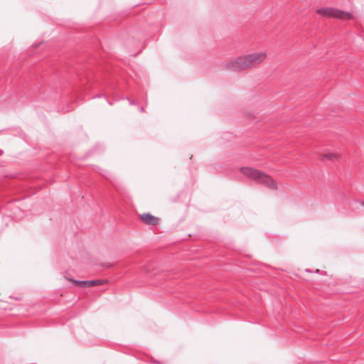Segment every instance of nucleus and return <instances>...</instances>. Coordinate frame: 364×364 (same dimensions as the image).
<instances>
[{
  "label": "nucleus",
  "instance_id": "f257e3e1",
  "mask_svg": "<svg viewBox=\"0 0 364 364\" xmlns=\"http://www.w3.org/2000/svg\"><path fill=\"white\" fill-rule=\"evenodd\" d=\"M265 57L264 53H254L242 55L225 63L224 68L234 72L242 71L261 63Z\"/></svg>",
  "mask_w": 364,
  "mask_h": 364
},
{
  "label": "nucleus",
  "instance_id": "f03ea898",
  "mask_svg": "<svg viewBox=\"0 0 364 364\" xmlns=\"http://www.w3.org/2000/svg\"><path fill=\"white\" fill-rule=\"evenodd\" d=\"M240 172L243 175L264 184L270 189L277 188L276 183L273 179L262 171L250 167H242L240 168Z\"/></svg>",
  "mask_w": 364,
  "mask_h": 364
},
{
  "label": "nucleus",
  "instance_id": "7ed1b4c3",
  "mask_svg": "<svg viewBox=\"0 0 364 364\" xmlns=\"http://www.w3.org/2000/svg\"><path fill=\"white\" fill-rule=\"evenodd\" d=\"M316 13L324 16L334 17L341 19H350L352 14L343 10L333 9L331 7H323L317 9Z\"/></svg>",
  "mask_w": 364,
  "mask_h": 364
},
{
  "label": "nucleus",
  "instance_id": "20e7f679",
  "mask_svg": "<svg viewBox=\"0 0 364 364\" xmlns=\"http://www.w3.org/2000/svg\"><path fill=\"white\" fill-rule=\"evenodd\" d=\"M141 220L146 225H156L159 222V219L151 213H144L141 215Z\"/></svg>",
  "mask_w": 364,
  "mask_h": 364
},
{
  "label": "nucleus",
  "instance_id": "39448f33",
  "mask_svg": "<svg viewBox=\"0 0 364 364\" xmlns=\"http://www.w3.org/2000/svg\"><path fill=\"white\" fill-rule=\"evenodd\" d=\"M107 282L106 279H94L88 281V286L102 285Z\"/></svg>",
  "mask_w": 364,
  "mask_h": 364
},
{
  "label": "nucleus",
  "instance_id": "423d86ee",
  "mask_svg": "<svg viewBox=\"0 0 364 364\" xmlns=\"http://www.w3.org/2000/svg\"><path fill=\"white\" fill-rule=\"evenodd\" d=\"M70 280L74 283V284L78 285L79 287H80L82 288L89 287V286H88V281H86V280H73V279H70Z\"/></svg>",
  "mask_w": 364,
  "mask_h": 364
},
{
  "label": "nucleus",
  "instance_id": "0eeeda50",
  "mask_svg": "<svg viewBox=\"0 0 364 364\" xmlns=\"http://www.w3.org/2000/svg\"><path fill=\"white\" fill-rule=\"evenodd\" d=\"M322 156L331 161H333L338 159V156L333 153H326L323 154Z\"/></svg>",
  "mask_w": 364,
  "mask_h": 364
},
{
  "label": "nucleus",
  "instance_id": "6e6552de",
  "mask_svg": "<svg viewBox=\"0 0 364 364\" xmlns=\"http://www.w3.org/2000/svg\"><path fill=\"white\" fill-rule=\"evenodd\" d=\"M100 173L105 178H107V179H109L110 176H111V173L108 171H106V170H102L101 172H100Z\"/></svg>",
  "mask_w": 364,
  "mask_h": 364
},
{
  "label": "nucleus",
  "instance_id": "1a4fd4ad",
  "mask_svg": "<svg viewBox=\"0 0 364 364\" xmlns=\"http://www.w3.org/2000/svg\"><path fill=\"white\" fill-rule=\"evenodd\" d=\"M126 100H127L129 101V105H136V102L134 100H131L129 97H127Z\"/></svg>",
  "mask_w": 364,
  "mask_h": 364
},
{
  "label": "nucleus",
  "instance_id": "9d476101",
  "mask_svg": "<svg viewBox=\"0 0 364 364\" xmlns=\"http://www.w3.org/2000/svg\"><path fill=\"white\" fill-rule=\"evenodd\" d=\"M139 112H144V107H140V106H139Z\"/></svg>",
  "mask_w": 364,
  "mask_h": 364
},
{
  "label": "nucleus",
  "instance_id": "9b49d317",
  "mask_svg": "<svg viewBox=\"0 0 364 364\" xmlns=\"http://www.w3.org/2000/svg\"><path fill=\"white\" fill-rule=\"evenodd\" d=\"M3 153H4V151L1 149H0V156H1L3 154Z\"/></svg>",
  "mask_w": 364,
  "mask_h": 364
},
{
  "label": "nucleus",
  "instance_id": "f8f14e48",
  "mask_svg": "<svg viewBox=\"0 0 364 364\" xmlns=\"http://www.w3.org/2000/svg\"><path fill=\"white\" fill-rule=\"evenodd\" d=\"M361 205H362L363 206H364V202H362V203H361Z\"/></svg>",
  "mask_w": 364,
  "mask_h": 364
},
{
  "label": "nucleus",
  "instance_id": "ddd939ff",
  "mask_svg": "<svg viewBox=\"0 0 364 364\" xmlns=\"http://www.w3.org/2000/svg\"><path fill=\"white\" fill-rule=\"evenodd\" d=\"M318 271L319 270L317 269H316L315 272H318Z\"/></svg>",
  "mask_w": 364,
  "mask_h": 364
}]
</instances>
